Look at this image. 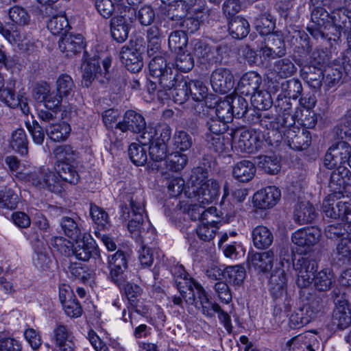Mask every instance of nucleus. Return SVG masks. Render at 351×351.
I'll list each match as a JSON object with an SVG mask.
<instances>
[{
	"label": "nucleus",
	"mask_w": 351,
	"mask_h": 351,
	"mask_svg": "<svg viewBox=\"0 0 351 351\" xmlns=\"http://www.w3.org/2000/svg\"><path fill=\"white\" fill-rule=\"evenodd\" d=\"M125 198L130 206L128 207L126 204L121 206V217L124 220H128V228L133 237L139 239L141 243H143L142 233L144 229L145 199L143 192L138 190L127 195Z\"/></svg>",
	"instance_id": "nucleus-1"
},
{
	"label": "nucleus",
	"mask_w": 351,
	"mask_h": 351,
	"mask_svg": "<svg viewBox=\"0 0 351 351\" xmlns=\"http://www.w3.org/2000/svg\"><path fill=\"white\" fill-rule=\"evenodd\" d=\"M194 175L201 174V178H196L197 184H193L185 191V195L189 199H195L203 205H208L213 202L219 195L220 185L215 180L210 179L205 182L203 180L207 178L208 173L202 167H197L193 171Z\"/></svg>",
	"instance_id": "nucleus-2"
},
{
	"label": "nucleus",
	"mask_w": 351,
	"mask_h": 351,
	"mask_svg": "<svg viewBox=\"0 0 351 351\" xmlns=\"http://www.w3.org/2000/svg\"><path fill=\"white\" fill-rule=\"evenodd\" d=\"M287 278L282 268H276L269 279V291L272 298L278 301L284 298L282 303L276 302L285 312H289L293 304L291 293L287 290Z\"/></svg>",
	"instance_id": "nucleus-3"
},
{
	"label": "nucleus",
	"mask_w": 351,
	"mask_h": 351,
	"mask_svg": "<svg viewBox=\"0 0 351 351\" xmlns=\"http://www.w3.org/2000/svg\"><path fill=\"white\" fill-rule=\"evenodd\" d=\"M311 24L306 29L316 40H332L330 36L331 26L330 14L321 6L315 7L311 11Z\"/></svg>",
	"instance_id": "nucleus-4"
},
{
	"label": "nucleus",
	"mask_w": 351,
	"mask_h": 351,
	"mask_svg": "<svg viewBox=\"0 0 351 351\" xmlns=\"http://www.w3.org/2000/svg\"><path fill=\"white\" fill-rule=\"evenodd\" d=\"M141 43V40H130L128 44L121 47L119 52L121 62L132 73L139 72L143 66L142 54L145 47Z\"/></svg>",
	"instance_id": "nucleus-5"
},
{
	"label": "nucleus",
	"mask_w": 351,
	"mask_h": 351,
	"mask_svg": "<svg viewBox=\"0 0 351 351\" xmlns=\"http://www.w3.org/2000/svg\"><path fill=\"white\" fill-rule=\"evenodd\" d=\"M179 291L186 303L194 305L197 308H202L203 314H210L209 308L213 304L204 287L193 279L191 285L184 287Z\"/></svg>",
	"instance_id": "nucleus-6"
},
{
	"label": "nucleus",
	"mask_w": 351,
	"mask_h": 351,
	"mask_svg": "<svg viewBox=\"0 0 351 351\" xmlns=\"http://www.w3.org/2000/svg\"><path fill=\"white\" fill-rule=\"evenodd\" d=\"M331 10V26L329 32L332 40H337L341 34L351 36V11L344 6H332Z\"/></svg>",
	"instance_id": "nucleus-7"
},
{
	"label": "nucleus",
	"mask_w": 351,
	"mask_h": 351,
	"mask_svg": "<svg viewBox=\"0 0 351 351\" xmlns=\"http://www.w3.org/2000/svg\"><path fill=\"white\" fill-rule=\"evenodd\" d=\"M235 147L241 152L254 153L262 148L263 141L260 134L253 130L239 128L232 133Z\"/></svg>",
	"instance_id": "nucleus-8"
},
{
	"label": "nucleus",
	"mask_w": 351,
	"mask_h": 351,
	"mask_svg": "<svg viewBox=\"0 0 351 351\" xmlns=\"http://www.w3.org/2000/svg\"><path fill=\"white\" fill-rule=\"evenodd\" d=\"M339 289H335L332 293L336 305L332 313V324L337 328L343 330L351 324V308L345 295L339 297Z\"/></svg>",
	"instance_id": "nucleus-9"
},
{
	"label": "nucleus",
	"mask_w": 351,
	"mask_h": 351,
	"mask_svg": "<svg viewBox=\"0 0 351 351\" xmlns=\"http://www.w3.org/2000/svg\"><path fill=\"white\" fill-rule=\"evenodd\" d=\"M27 239L32 244L36 254L34 258V265L40 269H49L51 264V259L47 254V244L44 242V235L34 230L29 233Z\"/></svg>",
	"instance_id": "nucleus-10"
},
{
	"label": "nucleus",
	"mask_w": 351,
	"mask_h": 351,
	"mask_svg": "<svg viewBox=\"0 0 351 351\" xmlns=\"http://www.w3.org/2000/svg\"><path fill=\"white\" fill-rule=\"evenodd\" d=\"M323 211L328 217L339 219L351 226V203L343 199L335 201L330 197L323 202Z\"/></svg>",
	"instance_id": "nucleus-11"
},
{
	"label": "nucleus",
	"mask_w": 351,
	"mask_h": 351,
	"mask_svg": "<svg viewBox=\"0 0 351 351\" xmlns=\"http://www.w3.org/2000/svg\"><path fill=\"white\" fill-rule=\"evenodd\" d=\"M298 278L296 283L300 288L307 287L312 282L317 269V264L314 259L302 257L293 264Z\"/></svg>",
	"instance_id": "nucleus-12"
},
{
	"label": "nucleus",
	"mask_w": 351,
	"mask_h": 351,
	"mask_svg": "<svg viewBox=\"0 0 351 351\" xmlns=\"http://www.w3.org/2000/svg\"><path fill=\"white\" fill-rule=\"evenodd\" d=\"M261 52L265 59L282 58L287 54L285 42L279 35L269 34L264 40V45L261 48Z\"/></svg>",
	"instance_id": "nucleus-13"
},
{
	"label": "nucleus",
	"mask_w": 351,
	"mask_h": 351,
	"mask_svg": "<svg viewBox=\"0 0 351 351\" xmlns=\"http://www.w3.org/2000/svg\"><path fill=\"white\" fill-rule=\"evenodd\" d=\"M285 141L292 149H305L311 145V134L304 128L293 126L285 130Z\"/></svg>",
	"instance_id": "nucleus-14"
},
{
	"label": "nucleus",
	"mask_w": 351,
	"mask_h": 351,
	"mask_svg": "<svg viewBox=\"0 0 351 351\" xmlns=\"http://www.w3.org/2000/svg\"><path fill=\"white\" fill-rule=\"evenodd\" d=\"M281 197V192L275 186H267L256 192L253 196L255 207L259 209H269L276 205Z\"/></svg>",
	"instance_id": "nucleus-15"
},
{
	"label": "nucleus",
	"mask_w": 351,
	"mask_h": 351,
	"mask_svg": "<svg viewBox=\"0 0 351 351\" xmlns=\"http://www.w3.org/2000/svg\"><path fill=\"white\" fill-rule=\"evenodd\" d=\"M350 152L349 147L344 142L337 147H330L324 156V166L329 169L345 167L344 165L348 163L349 160Z\"/></svg>",
	"instance_id": "nucleus-16"
},
{
	"label": "nucleus",
	"mask_w": 351,
	"mask_h": 351,
	"mask_svg": "<svg viewBox=\"0 0 351 351\" xmlns=\"http://www.w3.org/2000/svg\"><path fill=\"white\" fill-rule=\"evenodd\" d=\"M210 84L216 93L226 94L234 86L233 74L228 69H217L211 75Z\"/></svg>",
	"instance_id": "nucleus-17"
},
{
	"label": "nucleus",
	"mask_w": 351,
	"mask_h": 351,
	"mask_svg": "<svg viewBox=\"0 0 351 351\" xmlns=\"http://www.w3.org/2000/svg\"><path fill=\"white\" fill-rule=\"evenodd\" d=\"M108 263L111 280L121 287L123 284V273L128 269V260L125 254L121 250H118L108 258Z\"/></svg>",
	"instance_id": "nucleus-18"
},
{
	"label": "nucleus",
	"mask_w": 351,
	"mask_h": 351,
	"mask_svg": "<svg viewBox=\"0 0 351 351\" xmlns=\"http://www.w3.org/2000/svg\"><path fill=\"white\" fill-rule=\"evenodd\" d=\"M58 45L62 52L65 53L67 56H71L81 53L86 44L81 34L68 32L62 36L58 41Z\"/></svg>",
	"instance_id": "nucleus-19"
},
{
	"label": "nucleus",
	"mask_w": 351,
	"mask_h": 351,
	"mask_svg": "<svg viewBox=\"0 0 351 351\" xmlns=\"http://www.w3.org/2000/svg\"><path fill=\"white\" fill-rule=\"evenodd\" d=\"M320 237V230L311 226L296 230L292 234L291 241L297 246L308 249L315 245Z\"/></svg>",
	"instance_id": "nucleus-20"
},
{
	"label": "nucleus",
	"mask_w": 351,
	"mask_h": 351,
	"mask_svg": "<svg viewBox=\"0 0 351 351\" xmlns=\"http://www.w3.org/2000/svg\"><path fill=\"white\" fill-rule=\"evenodd\" d=\"M93 82L105 84L108 82L106 73H102L99 62L93 60L84 63L82 66V84L89 87Z\"/></svg>",
	"instance_id": "nucleus-21"
},
{
	"label": "nucleus",
	"mask_w": 351,
	"mask_h": 351,
	"mask_svg": "<svg viewBox=\"0 0 351 351\" xmlns=\"http://www.w3.org/2000/svg\"><path fill=\"white\" fill-rule=\"evenodd\" d=\"M183 79V76L180 75L178 70L172 68L165 71V73L156 78L158 84V90L157 95L160 99H164L167 94L172 88L176 87L178 83Z\"/></svg>",
	"instance_id": "nucleus-22"
},
{
	"label": "nucleus",
	"mask_w": 351,
	"mask_h": 351,
	"mask_svg": "<svg viewBox=\"0 0 351 351\" xmlns=\"http://www.w3.org/2000/svg\"><path fill=\"white\" fill-rule=\"evenodd\" d=\"M286 346L292 351H316L319 342L313 333L306 332L293 337Z\"/></svg>",
	"instance_id": "nucleus-23"
},
{
	"label": "nucleus",
	"mask_w": 351,
	"mask_h": 351,
	"mask_svg": "<svg viewBox=\"0 0 351 351\" xmlns=\"http://www.w3.org/2000/svg\"><path fill=\"white\" fill-rule=\"evenodd\" d=\"M146 123L144 117L134 110H128L123 117L121 122L116 123L115 128L123 132L128 130L139 133L145 129Z\"/></svg>",
	"instance_id": "nucleus-24"
},
{
	"label": "nucleus",
	"mask_w": 351,
	"mask_h": 351,
	"mask_svg": "<svg viewBox=\"0 0 351 351\" xmlns=\"http://www.w3.org/2000/svg\"><path fill=\"white\" fill-rule=\"evenodd\" d=\"M76 242L73 249L75 257L83 261H88L90 258H96L99 256V250L95 241L93 239L85 240L84 236Z\"/></svg>",
	"instance_id": "nucleus-25"
},
{
	"label": "nucleus",
	"mask_w": 351,
	"mask_h": 351,
	"mask_svg": "<svg viewBox=\"0 0 351 351\" xmlns=\"http://www.w3.org/2000/svg\"><path fill=\"white\" fill-rule=\"evenodd\" d=\"M53 333L56 345L60 351L75 350L73 336L66 325L60 322L57 323Z\"/></svg>",
	"instance_id": "nucleus-26"
},
{
	"label": "nucleus",
	"mask_w": 351,
	"mask_h": 351,
	"mask_svg": "<svg viewBox=\"0 0 351 351\" xmlns=\"http://www.w3.org/2000/svg\"><path fill=\"white\" fill-rule=\"evenodd\" d=\"M293 40H295V47L294 53L297 56L296 63L298 65L302 64L304 61L309 56L312 51V44L308 34L304 31H297L295 34L293 36Z\"/></svg>",
	"instance_id": "nucleus-27"
},
{
	"label": "nucleus",
	"mask_w": 351,
	"mask_h": 351,
	"mask_svg": "<svg viewBox=\"0 0 351 351\" xmlns=\"http://www.w3.org/2000/svg\"><path fill=\"white\" fill-rule=\"evenodd\" d=\"M33 97L38 102H44L47 108H55L60 104V98L54 92H51L46 82L37 84L33 90Z\"/></svg>",
	"instance_id": "nucleus-28"
},
{
	"label": "nucleus",
	"mask_w": 351,
	"mask_h": 351,
	"mask_svg": "<svg viewBox=\"0 0 351 351\" xmlns=\"http://www.w3.org/2000/svg\"><path fill=\"white\" fill-rule=\"evenodd\" d=\"M261 82L262 78L256 72H247L240 79L237 90L241 95H252L259 88Z\"/></svg>",
	"instance_id": "nucleus-29"
},
{
	"label": "nucleus",
	"mask_w": 351,
	"mask_h": 351,
	"mask_svg": "<svg viewBox=\"0 0 351 351\" xmlns=\"http://www.w3.org/2000/svg\"><path fill=\"white\" fill-rule=\"evenodd\" d=\"M187 88L189 89V97L191 96L194 101L199 102L195 106L196 112L200 114L201 110H202L203 114H204V103L202 101L206 99L205 103L206 104V100L208 99L206 86L202 81L191 80L187 82Z\"/></svg>",
	"instance_id": "nucleus-30"
},
{
	"label": "nucleus",
	"mask_w": 351,
	"mask_h": 351,
	"mask_svg": "<svg viewBox=\"0 0 351 351\" xmlns=\"http://www.w3.org/2000/svg\"><path fill=\"white\" fill-rule=\"evenodd\" d=\"M275 255L273 250L252 254L248 256V263L258 271L268 272L273 267Z\"/></svg>",
	"instance_id": "nucleus-31"
},
{
	"label": "nucleus",
	"mask_w": 351,
	"mask_h": 351,
	"mask_svg": "<svg viewBox=\"0 0 351 351\" xmlns=\"http://www.w3.org/2000/svg\"><path fill=\"white\" fill-rule=\"evenodd\" d=\"M317 216L314 206L309 202H301L295 206L293 219L300 225L312 223Z\"/></svg>",
	"instance_id": "nucleus-32"
},
{
	"label": "nucleus",
	"mask_w": 351,
	"mask_h": 351,
	"mask_svg": "<svg viewBox=\"0 0 351 351\" xmlns=\"http://www.w3.org/2000/svg\"><path fill=\"white\" fill-rule=\"evenodd\" d=\"M351 185V172L346 167L333 169L329 182L330 187L335 191H341Z\"/></svg>",
	"instance_id": "nucleus-33"
},
{
	"label": "nucleus",
	"mask_w": 351,
	"mask_h": 351,
	"mask_svg": "<svg viewBox=\"0 0 351 351\" xmlns=\"http://www.w3.org/2000/svg\"><path fill=\"white\" fill-rule=\"evenodd\" d=\"M233 176L241 182L250 181L256 173V167L253 162L243 160L237 162L232 170Z\"/></svg>",
	"instance_id": "nucleus-34"
},
{
	"label": "nucleus",
	"mask_w": 351,
	"mask_h": 351,
	"mask_svg": "<svg viewBox=\"0 0 351 351\" xmlns=\"http://www.w3.org/2000/svg\"><path fill=\"white\" fill-rule=\"evenodd\" d=\"M190 52L202 64L208 62L213 54L212 47L199 39H193L191 41Z\"/></svg>",
	"instance_id": "nucleus-35"
},
{
	"label": "nucleus",
	"mask_w": 351,
	"mask_h": 351,
	"mask_svg": "<svg viewBox=\"0 0 351 351\" xmlns=\"http://www.w3.org/2000/svg\"><path fill=\"white\" fill-rule=\"evenodd\" d=\"M110 26L111 36L118 43H123L128 38L130 25L127 20L121 18H112Z\"/></svg>",
	"instance_id": "nucleus-36"
},
{
	"label": "nucleus",
	"mask_w": 351,
	"mask_h": 351,
	"mask_svg": "<svg viewBox=\"0 0 351 351\" xmlns=\"http://www.w3.org/2000/svg\"><path fill=\"white\" fill-rule=\"evenodd\" d=\"M254 246L258 249L268 248L273 243L274 235L267 227L258 226L252 232Z\"/></svg>",
	"instance_id": "nucleus-37"
},
{
	"label": "nucleus",
	"mask_w": 351,
	"mask_h": 351,
	"mask_svg": "<svg viewBox=\"0 0 351 351\" xmlns=\"http://www.w3.org/2000/svg\"><path fill=\"white\" fill-rule=\"evenodd\" d=\"M60 226L64 234L73 241L80 240L84 234L78 219L63 217L60 220Z\"/></svg>",
	"instance_id": "nucleus-38"
},
{
	"label": "nucleus",
	"mask_w": 351,
	"mask_h": 351,
	"mask_svg": "<svg viewBox=\"0 0 351 351\" xmlns=\"http://www.w3.org/2000/svg\"><path fill=\"white\" fill-rule=\"evenodd\" d=\"M228 32L233 38L242 39L249 34L250 24L245 19L241 16L232 18L228 20Z\"/></svg>",
	"instance_id": "nucleus-39"
},
{
	"label": "nucleus",
	"mask_w": 351,
	"mask_h": 351,
	"mask_svg": "<svg viewBox=\"0 0 351 351\" xmlns=\"http://www.w3.org/2000/svg\"><path fill=\"white\" fill-rule=\"evenodd\" d=\"M58 93L56 94L60 98V104L63 99L69 100L73 97L75 86L71 76L66 74L61 75L56 81Z\"/></svg>",
	"instance_id": "nucleus-40"
},
{
	"label": "nucleus",
	"mask_w": 351,
	"mask_h": 351,
	"mask_svg": "<svg viewBox=\"0 0 351 351\" xmlns=\"http://www.w3.org/2000/svg\"><path fill=\"white\" fill-rule=\"evenodd\" d=\"M322 69L315 65L305 66L302 70V77L313 88H319L322 84Z\"/></svg>",
	"instance_id": "nucleus-41"
},
{
	"label": "nucleus",
	"mask_w": 351,
	"mask_h": 351,
	"mask_svg": "<svg viewBox=\"0 0 351 351\" xmlns=\"http://www.w3.org/2000/svg\"><path fill=\"white\" fill-rule=\"evenodd\" d=\"M56 171L63 182H67L71 184H75L78 182L80 176L75 167L72 163H56Z\"/></svg>",
	"instance_id": "nucleus-42"
},
{
	"label": "nucleus",
	"mask_w": 351,
	"mask_h": 351,
	"mask_svg": "<svg viewBox=\"0 0 351 351\" xmlns=\"http://www.w3.org/2000/svg\"><path fill=\"white\" fill-rule=\"evenodd\" d=\"M275 19L269 12L260 14L254 19V26L257 32L261 35L268 36L275 28Z\"/></svg>",
	"instance_id": "nucleus-43"
},
{
	"label": "nucleus",
	"mask_w": 351,
	"mask_h": 351,
	"mask_svg": "<svg viewBox=\"0 0 351 351\" xmlns=\"http://www.w3.org/2000/svg\"><path fill=\"white\" fill-rule=\"evenodd\" d=\"M273 71L278 77L285 79L293 75L297 67L291 59L282 57L274 63Z\"/></svg>",
	"instance_id": "nucleus-44"
},
{
	"label": "nucleus",
	"mask_w": 351,
	"mask_h": 351,
	"mask_svg": "<svg viewBox=\"0 0 351 351\" xmlns=\"http://www.w3.org/2000/svg\"><path fill=\"white\" fill-rule=\"evenodd\" d=\"M121 289H123L125 294L129 301L130 306H132V311L136 313L138 315H142L141 311L138 308L137 302L138 301V298L141 295V288L134 283L125 282L123 279V284L119 287Z\"/></svg>",
	"instance_id": "nucleus-45"
},
{
	"label": "nucleus",
	"mask_w": 351,
	"mask_h": 351,
	"mask_svg": "<svg viewBox=\"0 0 351 351\" xmlns=\"http://www.w3.org/2000/svg\"><path fill=\"white\" fill-rule=\"evenodd\" d=\"M46 132L52 141L59 142L68 138L71 132V127L67 123L63 121L49 125L46 128Z\"/></svg>",
	"instance_id": "nucleus-46"
},
{
	"label": "nucleus",
	"mask_w": 351,
	"mask_h": 351,
	"mask_svg": "<svg viewBox=\"0 0 351 351\" xmlns=\"http://www.w3.org/2000/svg\"><path fill=\"white\" fill-rule=\"evenodd\" d=\"M10 144L13 150L22 156L28 153V141L23 129H18L12 132Z\"/></svg>",
	"instance_id": "nucleus-47"
},
{
	"label": "nucleus",
	"mask_w": 351,
	"mask_h": 351,
	"mask_svg": "<svg viewBox=\"0 0 351 351\" xmlns=\"http://www.w3.org/2000/svg\"><path fill=\"white\" fill-rule=\"evenodd\" d=\"M226 280L233 285L239 286L241 285L245 278V268L241 265L228 266L223 273Z\"/></svg>",
	"instance_id": "nucleus-48"
},
{
	"label": "nucleus",
	"mask_w": 351,
	"mask_h": 351,
	"mask_svg": "<svg viewBox=\"0 0 351 351\" xmlns=\"http://www.w3.org/2000/svg\"><path fill=\"white\" fill-rule=\"evenodd\" d=\"M258 166L267 173L271 175L278 173L280 170V159L275 155L258 156Z\"/></svg>",
	"instance_id": "nucleus-49"
},
{
	"label": "nucleus",
	"mask_w": 351,
	"mask_h": 351,
	"mask_svg": "<svg viewBox=\"0 0 351 351\" xmlns=\"http://www.w3.org/2000/svg\"><path fill=\"white\" fill-rule=\"evenodd\" d=\"M188 162V156L180 152H174L169 154L165 160L167 169L178 172L184 169Z\"/></svg>",
	"instance_id": "nucleus-50"
},
{
	"label": "nucleus",
	"mask_w": 351,
	"mask_h": 351,
	"mask_svg": "<svg viewBox=\"0 0 351 351\" xmlns=\"http://www.w3.org/2000/svg\"><path fill=\"white\" fill-rule=\"evenodd\" d=\"M314 286L319 291H326L335 282L332 273L329 269H323L313 278Z\"/></svg>",
	"instance_id": "nucleus-51"
},
{
	"label": "nucleus",
	"mask_w": 351,
	"mask_h": 351,
	"mask_svg": "<svg viewBox=\"0 0 351 351\" xmlns=\"http://www.w3.org/2000/svg\"><path fill=\"white\" fill-rule=\"evenodd\" d=\"M170 97H173L174 101L178 104H182L189 99V94L187 82L184 78L178 83L176 87L169 91L164 99Z\"/></svg>",
	"instance_id": "nucleus-52"
},
{
	"label": "nucleus",
	"mask_w": 351,
	"mask_h": 351,
	"mask_svg": "<svg viewBox=\"0 0 351 351\" xmlns=\"http://www.w3.org/2000/svg\"><path fill=\"white\" fill-rule=\"evenodd\" d=\"M187 43L188 36L184 31H174L171 32L169 36V47L171 51L176 53L182 51L186 47Z\"/></svg>",
	"instance_id": "nucleus-53"
},
{
	"label": "nucleus",
	"mask_w": 351,
	"mask_h": 351,
	"mask_svg": "<svg viewBox=\"0 0 351 351\" xmlns=\"http://www.w3.org/2000/svg\"><path fill=\"white\" fill-rule=\"evenodd\" d=\"M3 102L9 107L15 108L19 107L24 114L29 113V107L28 105V99L23 95H15L14 87L11 90L10 94L8 96Z\"/></svg>",
	"instance_id": "nucleus-54"
},
{
	"label": "nucleus",
	"mask_w": 351,
	"mask_h": 351,
	"mask_svg": "<svg viewBox=\"0 0 351 351\" xmlns=\"http://www.w3.org/2000/svg\"><path fill=\"white\" fill-rule=\"evenodd\" d=\"M90 215L93 221L101 229L108 228L110 226L108 214L104 209L95 204H90Z\"/></svg>",
	"instance_id": "nucleus-55"
},
{
	"label": "nucleus",
	"mask_w": 351,
	"mask_h": 351,
	"mask_svg": "<svg viewBox=\"0 0 351 351\" xmlns=\"http://www.w3.org/2000/svg\"><path fill=\"white\" fill-rule=\"evenodd\" d=\"M53 154L57 160L56 163H73L77 156V153L73 147L66 144L57 146L53 150Z\"/></svg>",
	"instance_id": "nucleus-56"
},
{
	"label": "nucleus",
	"mask_w": 351,
	"mask_h": 351,
	"mask_svg": "<svg viewBox=\"0 0 351 351\" xmlns=\"http://www.w3.org/2000/svg\"><path fill=\"white\" fill-rule=\"evenodd\" d=\"M259 123L263 128L272 131L275 129H280L281 128L286 127L287 121V118L276 117L267 112L261 116Z\"/></svg>",
	"instance_id": "nucleus-57"
},
{
	"label": "nucleus",
	"mask_w": 351,
	"mask_h": 351,
	"mask_svg": "<svg viewBox=\"0 0 351 351\" xmlns=\"http://www.w3.org/2000/svg\"><path fill=\"white\" fill-rule=\"evenodd\" d=\"M234 117L243 118L247 113L248 103L242 96L239 95H228Z\"/></svg>",
	"instance_id": "nucleus-58"
},
{
	"label": "nucleus",
	"mask_w": 351,
	"mask_h": 351,
	"mask_svg": "<svg viewBox=\"0 0 351 351\" xmlns=\"http://www.w3.org/2000/svg\"><path fill=\"white\" fill-rule=\"evenodd\" d=\"M128 155L131 161L136 166L144 165L147 160V149L136 143L130 145Z\"/></svg>",
	"instance_id": "nucleus-59"
},
{
	"label": "nucleus",
	"mask_w": 351,
	"mask_h": 351,
	"mask_svg": "<svg viewBox=\"0 0 351 351\" xmlns=\"http://www.w3.org/2000/svg\"><path fill=\"white\" fill-rule=\"evenodd\" d=\"M206 141L208 149L218 154L226 152L228 149V143H226V139L221 135H213L206 134Z\"/></svg>",
	"instance_id": "nucleus-60"
},
{
	"label": "nucleus",
	"mask_w": 351,
	"mask_h": 351,
	"mask_svg": "<svg viewBox=\"0 0 351 351\" xmlns=\"http://www.w3.org/2000/svg\"><path fill=\"white\" fill-rule=\"evenodd\" d=\"M69 27L67 19L62 15L53 16L47 23L48 29L54 35L67 34Z\"/></svg>",
	"instance_id": "nucleus-61"
},
{
	"label": "nucleus",
	"mask_w": 351,
	"mask_h": 351,
	"mask_svg": "<svg viewBox=\"0 0 351 351\" xmlns=\"http://www.w3.org/2000/svg\"><path fill=\"white\" fill-rule=\"evenodd\" d=\"M281 89L285 97L296 99L302 93V86L299 80L293 78L283 82Z\"/></svg>",
	"instance_id": "nucleus-62"
},
{
	"label": "nucleus",
	"mask_w": 351,
	"mask_h": 351,
	"mask_svg": "<svg viewBox=\"0 0 351 351\" xmlns=\"http://www.w3.org/2000/svg\"><path fill=\"white\" fill-rule=\"evenodd\" d=\"M215 113L217 118L227 123L234 117L230 99L227 96L225 100L216 102Z\"/></svg>",
	"instance_id": "nucleus-63"
},
{
	"label": "nucleus",
	"mask_w": 351,
	"mask_h": 351,
	"mask_svg": "<svg viewBox=\"0 0 351 351\" xmlns=\"http://www.w3.org/2000/svg\"><path fill=\"white\" fill-rule=\"evenodd\" d=\"M169 69H172V67L168 65L165 58L161 56H154L149 64V74L156 79L165 73V71Z\"/></svg>",
	"instance_id": "nucleus-64"
}]
</instances>
